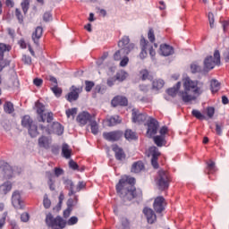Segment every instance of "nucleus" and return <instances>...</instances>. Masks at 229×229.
I'll list each match as a JSON object with an SVG mask.
<instances>
[{
	"instance_id": "nucleus-1",
	"label": "nucleus",
	"mask_w": 229,
	"mask_h": 229,
	"mask_svg": "<svg viewBox=\"0 0 229 229\" xmlns=\"http://www.w3.org/2000/svg\"><path fill=\"white\" fill-rule=\"evenodd\" d=\"M116 192L123 203L131 199H142V190L135 189V178L125 177L120 179L116 184Z\"/></svg>"
},
{
	"instance_id": "nucleus-2",
	"label": "nucleus",
	"mask_w": 229,
	"mask_h": 229,
	"mask_svg": "<svg viewBox=\"0 0 229 229\" xmlns=\"http://www.w3.org/2000/svg\"><path fill=\"white\" fill-rule=\"evenodd\" d=\"M184 90L179 92V98H181L183 103H191L194 101L196 98L191 95L201 96L203 94V83L198 81H191L189 77L183 79Z\"/></svg>"
},
{
	"instance_id": "nucleus-3",
	"label": "nucleus",
	"mask_w": 229,
	"mask_h": 229,
	"mask_svg": "<svg viewBox=\"0 0 229 229\" xmlns=\"http://www.w3.org/2000/svg\"><path fill=\"white\" fill-rule=\"evenodd\" d=\"M131 115L132 123H136L137 124H143V123L147 122V135L148 137L157 135V131H158V121H157V119L148 116L146 113H140V111L137 109H132Z\"/></svg>"
},
{
	"instance_id": "nucleus-4",
	"label": "nucleus",
	"mask_w": 229,
	"mask_h": 229,
	"mask_svg": "<svg viewBox=\"0 0 229 229\" xmlns=\"http://www.w3.org/2000/svg\"><path fill=\"white\" fill-rule=\"evenodd\" d=\"M45 222L47 226L51 229H64L67 226V221L60 216L55 217L51 213L47 214Z\"/></svg>"
},
{
	"instance_id": "nucleus-5",
	"label": "nucleus",
	"mask_w": 229,
	"mask_h": 229,
	"mask_svg": "<svg viewBox=\"0 0 229 229\" xmlns=\"http://www.w3.org/2000/svg\"><path fill=\"white\" fill-rule=\"evenodd\" d=\"M21 173H22V168L12 167L8 163H4L0 165V174L5 180H10V178H13L14 174H21Z\"/></svg>"
},
{
	"instance_id": "nucleus-6",
	"label": "nucleus",
	"mask_w": 229,
	"mask_h": 229,
	"mask_svg": "<svg viewBox=\"0 0 229 229\" xmlns=\"http://www.w3.org/2000/svg\"><path fill=\"white\" fill-rule=\"evenodd\" d=\"M21 126L28 128L29 135L32 139L38 136V126L33 123V119L30 115L26 114L21 118Z\"/></svg>"
},
{
	"instance_id": "nucleus-7",
	"label": "nucleus",
	"mask_w": 229,
	"mask_h": 229,
	"mask_svg": "<svg viewBox=\"0 0 229 229\" xmlns=\"http://www.w3.org/2000/svg\"><path fill=\"white\" fill-rule=\"evenodd\" d=\"M39 129L43 133L47 135H51L55 133V135H64V126L58 122H54L53 124H39Z\"/></svg>"
},
{
	"instance_id": "nucleus-8",
	"label": "nucleus",
	"mask_w": 229,
	"mask_h": 229,
	"mask_svg": "<svg viewBox=\"0 0 229 229\" xmlns=\"http://www.w3.org/2000/svg\"><path fill=\"white\" fill-rule=\"evenodd\" d=\"M171 182V177L169 173L159 170L157 173V184L159 191H165L169 189V183Z\"/></svg>"
},
{
	"instance_id": "nucleus-9",
	"label": "nucleus",
	"mask_w": 229,
	"mask_h": 229,
	"mask_svg": "<svg viewBox=\"0 0 229 229\" xmlns=\"http://www.w3.org/2000/svg\"><path fill=\"white\" fill-rule=\"evenodd\" d=\"M220 64L221 54L219 53V50H216L214 52V57L209 55L204 60V69L205 71H212L216 65H219Z\"/></svg>"
},
{
	"instance_id": "nucleus-10",
	"label": "nucleus",
	"mask_w": 229,
	"mask_h": 229,
	"mask_svg": "<svg viewBox=\"0 0 229 229\" xmlns=\"http://www.w3.org/2000/svg\"><path fill=\"white\" fill-rule=\"evenodd\" d=\"M140 44L141 46V52L140 53V58L141 60H144V58L148 56V49L151 58H155L157 52H155V49H153V46H149V42L146 40L145 37H141Z\"/></svg>"
},
{
	"instance_id": "nucleus-11",
	"label": "nucleus",
	"mask_w": 229,
	"mask_h": 229,
	"mask_svg": "<svg viewBox=\"0 0 229 229\" xmlns=\"http://www.w3.org/2000/svg\"><path fill=\"white\" fill-rule=\"evenodd\" d=\"M118 47L122 49L123 56H126V55H130V53H131V50L133 47H135V45L133 43H130V37L123 36L118 41Z\"/></svg>"
},
{
	"instance_id": "nucleus-12",
	"label": "nucleus",
	"mask_w": 229,
	"mask_h": 229,
	"mask_svg": "<svg viewBox=\"0 0 229 229\" xmlns=\"http://www.w3.org/2000/svg\"><path fill=\"white\" fill-rule=\"evenodd\" d=\"M11 49L12 47L10 45L0 43V72L4 69V67H8V65H10V61L4 59V53L10 52Z\"/></svg>"
},
{
	"instance_id": "nucleus-13",
	"label": "nucleus",
	"mask_w": 229,
	"mask_h": 229,
	"mask_svg": "<svg viewBox=\"0 0 229 229\" xmlns=\"http://www.w3.org/2000/svg\"><path fill=\"white\" fill-rule=\"evenodd\" d=\"M122 131H113L109 132H103V138L108 142H117V140H121L123 138Z\"/></svg>"
},
{
	"instance_id": "nucleus-14",
	"label": "nucleus",
	"mask_w": 229,
	"mask_h": 229,
	"mask_svg": "<svg viewBox=\"0 0 229 229\" xmlns=\"http://www.w3.org/2000/svg\"><path fill=\"white\" fill-rule=\"evenodd\" d=\"M96 119V116L94 114H90L89 112L84 111L78 114L77 116V122L80 123L81 126H85L87 123H91Z\"/></svg>"
},
{
	"instance_id": "nucleus-15",
	"label": "nucleus",
	"mask_w": 229,
	"mask_h": 229,
	"mask_svg": "<svg viewBox=\"0 0 229 229\" xmlns=\"http://www.w3.org/2000/svg\"><path fill=\"white\" fill-rule=\"evenodd\" d=\"M153 208L157 214H162L165 210V199L163 196L157 197L153 203Z\"/></svg>"
},
{
	"instance_id": "nucleus-16",
	"label": "nucleus",
	"mask_w": 229,
	"mask_h": 229,
	"mask_svg": "<svg viewBox=\"0 0 229 229\" xmlns=\"http://www.w3.org/2000/svg\"><path fill=\"white\" fill-rule=\"evenodd\" d=\"M148 155L151 157V164L154 169H158V157H160V152L158 148L150 147L148 148Z\"/></svg>"
},
{
	"instance_id": "nucleus-17",
	"label": "nucleus",
	"mask_w": 229,
	"mask_h": 229,
	"mask_svg": "<svg viewBox=\"0 0 229 229\" xmlns=\"http://www.w3.org/2000/svg\"><path fill=\"white\" fill-rule=\"evenodd\" d=\"M80 92H81V89H80V88H77L76 86H72L70 89V92L66 95L67 101H69V103H72V101H78V98H80Z\"/></svg>"
},
{
	"instance_id": "nucleus-18",
	"label": "nucleus",
	"mask_w": 229,
	"mask_h": 229,
	"mask_svg": "<svg viewBox=\"0 0 229 229\" xmlns=\"http://www.w3.org/2000/svg\"><path fill=\"white\" fill-rule=\"evenodd\" d=\"M36 111L37 114L39 115L38 118V123H46V106L40 102H36Z\"/></svg>"
},
{
	"instance_id": "nucleus-19",
	"label": "nucleus",
	"mask_w": 229,
	"mask_h": 229,
	"mask_svg": "<svg viewBox=\"0 0 229 229\" xmlns=\"http://www.w3.org/2000/svg\"><path fill=\"white\" fill-rule=\"evenodd\" d=\"M12 203L14 208L22 209L24 207L22 206V199H21V192L19 191H15L12 195Z\"/></svg>"
},
{
	"instance_id": "nucleus-20",
	"label": "nucleus",
	"mask_w": 229,
	"mask_h": 229,
	"mask_svg": "<svg viewBox=\"0 0 229 229\" xmlns=\"http://www.w3.org/2000/svg\"><path fill=\"white\" fill-rule=\"evenodd\" d=\"M112 149L114 153L116 160H119V162H123V160H126V153H124V150L121 148V147L114 144L112 146Z\"/></svg>"
},
{
	"instance_id": "nucleus-21",
	"label": "nucleus",
	"mask_w": 229,
	"mask_h": 229,
	"mask_svg": "<svg viewBox=\"0 0 229 229\" xmlns=\"http://www.w3.org/2000/svg\"><path fill=\"white\" fill-rule=\"evenodd\" d=\"M52 142H53V139H51V137H47L45 135H42L38 140V144L39 148H44V149H49V148H51Z\"/></svg>"
},
{
	"instance_id": "nucleus-22",
	"label": "nucleus",
	"mask_w": 229,
	"mask_h": 229,
	"mask_svg": "<svg viewBox=\"0 0 229 229\" xmlns=\"http://www.w3.org/2000/svg\"><path fill=\"white\" fill-rule=\"evenodd\" d=\"M112 106H128V98L123 96H116L111 101Z\"/></svg>"
},
{
	"instance_id": "nucleus-23",
	"label": "nucleus",
	"mask_w": 229,
	"mask_h": 229,
	"mask_svg": "<svg viewBox=\"0 0 229 229\" xmlns=\"http://www.w3.org/2000/svg\"><path fill=\"white\" fill-rule=\"evenodd\" d=\"M143 214L147 217V221L149 225H153V223L157 221V215L153 209L149 208H144Z\"/></svg>"
},
{
	"instance_id": "nucleus-24",
	"label": "nucleus",
	"mask_w": 229,
	"mask_h": 229,
	"mask_svg": "<svg viewBox=\"0 0 229 229\" xmlns=\"http://www.w3.org/2000/svg\"><path fill=\"white\" fill-rule=\"evenodd\" d=\"M160 53L162 56H171V55L174 54V48L167 44H164L160 46Z\"/></svg>"
},
{
	"instance_id": "nucleus-25",
	"label": "nucleus",
	"mask_w": 229,
	"mask_h": 229,
	"mask_svg": "<svg viewBox=\"0 0 229 229\" xmlns=\"http://www.w3.org/2000/svg\"><path fill=\"white\" fill-rule=\"evenodd\" d=\"M44 33V29L40 26L37 27L35 31L32 33V40L36 46H38V40L42 38V34Z\"/></svg>"
},
{
	"instance_id": "nucleus-26",
	"label": "nucleus",
	"mask_w": 229,
	"mask_h": 229,
	"mask_svg": "<svg viewBox=\"0 0 229 229\" xmlns=\"http://www.w3.org/2000/svg\"><path fill=\"white\" fill-rule=\"evenodd\" d=\"M180 87H182V82L178 81L176 85H174L173 88H170L166 90V94H168V96H171L172 98H174L176 94H178V91L180 90Z\"/></svg>"
},
{
	"instance_id": "nucleus-27",
	"label": "nucleus",
	"mask_w": 229,
	"mask_h": 229,
	"mask_svg": "<svg viewBox=\"0 0 229 229\" xmlns=\"http://www.w3.org/2000/svg\"><path fill=\"white\" fill-rule=\"evenodd\" d=\"M210 89L213 94L219 92L221 89V82L219 81L213 79L210 81Z\"/></svg>"
},
{
	"instance_id": "nucleus-28",
	"label": "nucleus",
	"mask_w": 229,
	"mask_h": 229,
	"mask_svg": "<svg viewBox=\"0 0 229 229\" xmlns=\"http://www.w3.org/2000/svg\"><path fill=\"white\" fill-rule=\"evenodd\" d=\"M72 153V150L69 148V145L67 143H64L62 146V155L64 158H66V159L71 158Z\"/></svg>"
},
{
	"instance_id": "nucleus-29",
	"label": "nucleus",
	"mask_w": 229,
	"mask_h": 229,
	"mask_svg": "<svg viewBox=\"0 0 229 229\" xmlns=\"http://www.w3.org/2000/svg\"><path fill=\"white\" fill-rule=\"evenodd\" d=\"M46 176L48 178V187L50 191H55V174L51 172H46Z\"/></svg>"
},
{
	"instance_id": "nucleus-30",
	"label": "nucleus",
	"mask_w": 229,
	"mask_h": 229,
	"mask_svg": "<svg viewBox=\"0 0 229 229\" xmlns=\"http://www.w3.org/2000/svg\"><path fill=\"white\" fill-rule=\"evenodd\" d=\"M12 191V182H6L0 185V194H8Z\"/></svg>"
},
{
	"instance_id": "nucleus-31",
	"label": "nucleus",
	"mask_w": 229,
	"mask_h": 229,
	"mask_svg": "<svg viewBox=\"0 0 229 229\" xmlns=\"http://www.w3.org/2000/svg\"><path fill=\"white\" fill-rule=\"evenodd\" d=\"M144 170V163L142 161L135 162L131 166V173H140Z\"/></svg>"
},
{
	"instance_id": "nucleus-32",
	"label": "nucleus",
	"mask_w": 229,
	"mask_h": 229,
	"mask_svg": "<svg viewBox=\"0 0 229 229\" xmlns=\"http://www.w3.org/2000/svg\"><path fill=\"white\" fill-rule=\"evenodd\" d=\"M154 142L158 148H162V146H165L167 143V141H165V136L159 135L154 137Z\"/></svg>"
},
{
	"instance_id": "nucleus-33",
	"label": "nucleus",
	"mask_w": 229,
	"mask_h": 229,
	"mask_svg": "<svg viewBox=\"0 0 229 229\" xmlns=\"http://www.w3.org/2000/svg\"><path fill=\"white\" fill-rule=\"evenodd\" d=\"M124 137L127 140H137V133L131 129H127L124 132Z\"/></svg>"
},
{
	"instance_id": "nucleus-34",
	"label": "nucleus",
	"mask_w": 229,
	"mask_h": 229,
	"mask_svg": "<svg viewBox=\"0 0 229 229\" xmlns=\"http://www.w3.org/2000/svg\"><path fill=\"white\" fill-rule=\"evenodd\" d=\"M64 185L69 190L68 196H72L73 194H76V191H74V182H72V180L64 181Z\"/></svg>"
},
{
	"instance_id": "nucleus-35",
	"label": "nucleus",
	"mask_w": 229,
	"mask_h": 229,
	"mask_svg": "<svg viewBox=\"0 0 229 229\" xmlns=\"http://www.w3.org/2000/svg\"><path fill=\"white\" fill-rule=\"evenodd\" d=\"M4 112H5V114H13V112H15L13 103L11 101H6L4 105Z\"/></svg>"
},
{
	"instance_id": "nucleus-36",
	"label": "nucleus",
	"mask_w": 229,
	"mask_h": 229,
	"mask_svg": "<svg viewBox=\"0 0 229 229\" xmlns=\"http://www.w3.org/2000/svg\"><path fill=\"white\" fill-rule=\"evenodd\" d=\"M140 78L143 81H146V80H149L150 81H153V76L149 75V72L146 69L141 70L140 72Z\"/></svg>"
},
{
	"instance_id": "nucleus-37",
	"label": "nucleus",
	"mask_w": 229,
	"mask_h": 229,
	"mask_svg": "<svg viewBox=\"0 0 229 229\" xmlns=\"http://www.w3.org/2000/svg\"><path fill=\"white\" fill-rule=\"evenodd\" d=\"M165 82H164V80H156L153 81L152 82V88L155 89L156 90H160V89L164 88Z\"/></svg>"
},
{
	"instance_id": "nucleus-38",
	"label": "nucleus",
	"mask_w": 229,
	"mask_h": 229,
	"mask_svg": "<svg viewBox=\"0 0 229 229\" xmlns=\"http://www.w3.org/2000/svg\"><path fill=\"white\" fill-rule=\"evenodd\" d=\"M89 124L91 133H93V135H98V133H99V125L98 124V122H96V118Z\"/></svg>"
},
{
	"instance_id": "nucleus-39",
	"label": "nucleus",
	"mask_w": 229,
	"mask_h": 229,
	"mask_svg": "<svg viewBox=\"0 0 229 229\" xmlns=\"http://www.w3.org/2000/svg\"><path fill=\"white\" fill-rule=\"evenodd\" d=\"M121 123V120L119 119V116H111L107 120V126H115L116 124H119Z\"/></svg>"
},
{
	"instance_id": "nucleus-40",
	"label": "nucleus",
	"mask_w": 229,
	"mask_h": 229,
	"mask_svg": "<svg viewBox=\"0 0 229 229\" xmlns=\"http://www.w3.org/2000/svg\"><path fill=\"white\" fill-rule=\"evenodd\" d=\"M65 114H66V117H68V119L70 117H72V119H74V117L76 116V114H78V108L72 107L71 109H67L65 111Z\"/></svg>"
},
{
	"instance_id": "nucleus-41",
	"label": "nucleus",
	"mask_w": 229,
	"mask_h": 229,
	"mask_svg": "<svg viewBox=\"0 0 229 229\" xmlns=\"http://www.w3.org/2000/svg\"><path fill=\"white\" fill-rule=\"evenodd\" d=\"M21 6L24 15H26V13H28V10H30V0H22Z\"/></svg>"
},
{
	"instance_id": "nucleus-42",
	"label": "nucleus",
	"mask_w": 229,
	"mask_h": 229,
	"mask_svg": "<svg viewBox=\"0 0 229 229\" xmlns=\"http://www.w3.org/2000/svg\"><path fill=\"white\" fill-rule=\"evenodd\" d=\"M128 73L124 71H120L116 73L115 78L118 81H124Z\"/></svg>"
},
{
	"instance_id": "nucleus-43",
	"label": "nucleus",
	"mask_w": 229,
	"mask_h": 229,
	"mask_svg": "<svg viewBox=\"0 0 229 229\" xmlns=\"http://www.w3.org/2000/svg\"><path fill=\"white\" fill-rule=\"evenodd\" d=\"M191 114L193 115V117H196V119H199V121H204V119H206L205 115H203L201 112L196 109H193L191 111Z\"/></svg>"
},
{
	"instance_id": "nucleus-44",
	"label": "nucleus",
	"mask_w": 229,
	"mask_h": 229,
	"mask_svg": "<svg viewBox=\"0 0 229 229\" xmlns=\"http://www.w3.org/2000/svg\"><path fill=\"white\" fill-rule=\"evenodd\" d=\"M191 71L193 74H196V72H201V66H199L198 63H192L191 64Z\"/></svg>"
},
{
	"instance_id": "nucleus-45",
	"label": "nucleus",
	"mask_w": 229,
	"mask_h": 229,
	"mask_svg": "<svg viewBox=\"0 0 229 229\" xmlns=\"http://www.w3.org/2000/svg\"><path fill=\"white\" fill-rule=\"evenodd\" d=\"M43 207H45V208H51V199H49V197H47V194L44 195Z\"/></svg>"
},
{
	"instance_id": "nucleus-46",
	"label": "nucleus",
	"mask_w": 229,
	"mask_h": 229,
	"mask_svg": "<svg viewBox=\"0 0 229 229\" xmlns=\"http://www.w3.org/2000/svg\"><path fill=\"white\" fill-rule=\"evenodd\" d=\"M15 16L17 17L20 24H22V22H24V17L22 16V13H21V10L19 8L15 9Z\"/></svg>"
},
{
	"instance_id": "nucleus-47",
	"label": "nucleus",
	"mask_w": 229,
	"mask_h": 229,
	"mask_svg": "<svg viewBox=\"0 0 229 229\" xmlns=\"http://www.w3.org/2000/svg\"><path fill=\"white\" fill-rule=\"evenodd\" d=\"M51 90L56 98H60V96H62V89L58 86H54L51 88Z\"/></svg>"
},
{
	"instance_id": "nucleus-48",
	"label": "nucleus",
	"mask_w": 229,
	"mask_h": 229,
	"mask_svg": "<svg viewBox=\"0 0 229 229\" xmlns=\"http://www.w3.org/2000/svg\"><path fill=\"white\" fill-rule=\"evenodd\" d=\"M148 38L151 44L155 42V30L153 29H149L148 32Z\"/></svg>"
},
{
	"instance_id": "nucleus-49",
	"label": "nucleus",
	"mask_w": 229,
	"mask_h": 229,
	"mask_svg": "<svg viewBox=\"0 0 229 229\" xmlns=\"http://www.w3.org/2000/svg\"><path fill=\"white\" fill-rule=\"evenodd\" d=\"M85 85H86L85 87L86 92H90V90H92V89L94 88V81H86Z\"/></svg>"
},
{
	"instance_id": "nucleus-50",
	"label": "nucleus",
	"mask_w": 229,
	"mask_h": 229,
	"mask_svg": "<svg viewBox=\"0 0 229 229\" xmlns=\"http://www.w3.org/2000/svg\"><path fill=\"white\" fill-rule=\"evenodd\" d=\"M208 173L216 172V163H214V161H209L208 163Z\"/></svg>"
},
{
	"instance_id": "nucleus-51",
	"label": "nucleus",
	"mask_w": 229,
	"mask_h": 229,
	"mask_svg": "<svg viewBox=\"0 0 229 229\" xmlns=\"http://www.w3.org/2000/svg\"><path fill=\"white\" fill-rule=\"evenodd\" d=\"M214 114H216V109L214 107L209 106L207 108V115L209 117V119L214 117Z\"/></svg>"
},
{
	"instance_id": "nucleus-52",
	"label": "nucleus",
	"mask_w": 229,
	"mask_h": 229,
	"mask_svg": "<svg viewBox=\"0 0 229 229\" xmlns=\"http://www.w3.org/2000/svg\"><path fill=\"white\" fill-rule=\"evenodd\" d=\"M43 21H45V22H49V21H53V14H51L50 12L45 13L43 15Z\"/></svg>"
},
{
	"instance_id": "nucleus-53",
	"label": "nucleus",
	"mask_w": 229,
	"mask_h": 229,
	"mask_svg": "<svg viewBox=\"0 0 229 229\" xmlns=\"http://www.w3.org/2000/svg\"><path fill=\"white\" fill-rule=\"evenodd\" d=\"M69 167L71 168V169H72L73 171H78V169H79V165H78V163L77 162H74V160H72V159H71L70 161H69Z\"/></svg>"
},
{
	"instance_id": "nucleus-54",
	"label": "nucleus",
	"mask_w": 229,
	"mask_h": 229,
	"mask_svg": "<svg viewBox=\"0 0 229 229\" xmlns=\"http://www.w3.org/2000/svg\"><path fill=\"white\" fill-rule=\"evenodd\" d=\"M120 67H126L130 62V58L128 56H123V59H120Z\"/></svg>"
},
{
	"instance_id": "nucleus-55",
	"label": "nucleus",
	"mask_w": 229,
	"mask_h": 229,
	"mask_svg": "<svg viewBox=\"0 0 229 229\" xmlns=\"http://www.w3.org/2000/svg\"><path fill=\"white\" fill-rule=\"evenodd\" d=\"M7 216H8V213L4 212L2 216V217L0 218V229H2L3 226H4V225H6Z\"/></svg>"
},
{
	"instance_id": "nucleus-56",
	"label": "nucleus",
	"mask_w": 229,
	"mask_h": 229,
	"mask_svg": "<svg viewBox=\"0 0 229 229\" xmlns=\"http://www.w3.org/2000/svg\"><path fill=\"white\" fill-rule=\"evenodd\" d=\"M76 223H78V217L77 216H72L66 222V225H68V226H72V225H76Z\"/></svg>"
},
{
	"instance_id": "nucleus-57",
	"label": "nucleus",
	"mask_w": 229,
	"mask_h": 229,
	"mask_svg": "<svg viewBox=\"0 0 229 229\" xmlns=\"http://www.w3.org/2000/svg\"><path fill=\"white\" fill-rule=\"evenodd\" d=\"M123 229H130V220L128 218H122Z\"/></svg>"
},
{
	"instance_id": "nucleus-58",
	"label": "nucleus",
	"mask_w": 229,
	"mask_h": 229,
	"mask_svg": "<svg viewBox=\"0 0 229 229\" xmlns=\"http://www.w3.org/2000/svg\"><path fill=\"white\" fill-rule=\"evenodd\" d=\"M208 21H209L210 28H214V22H215L214 13H208Z\"/></svg>"
},
{
	"instance_id": "nucleus-59",
	"label": "nucleus",
	"mask_w": 229,
	"mask_h": 229,
	"mask_svg": "<svg viewBox=\"0 0 229 229\" xmlns=\"http://www.w3.org/2000/svg\"><path fill=\"white\" fill-rule=\"evenodd\" d=\"M54 173H55V176H56V178H58L59 176H62V174H64V169L55 167L54 169Z\"/></svg>"
},
{
	"instance_id": "nucleus-60",
	"label": "nucleus",
	"mask_w": 229,
	"mask_h": 229,
	"mask_svg": "<svg viewBox=\"0 0 229 229\" xmlns=\"http://www.w3.org/2000/svg\"><path fill=\"white\" fill-rule=\"evenodd\" d=\"M21 221H22V223H28V221H30V214L22 213L21 215Z\"/></svg>"
},
{
	"instance_id": "nucleus-61",
	"label": "nucleus",
	"mask_w": 229,
	"mask_h": 229,
	"mask_svg": "<svg viewBox=\"0 0 229 229\" xmlns=\"http://www.w3.org/2000/svg\"><path fill=\"white\" fill-rule=\"evenodd\" d=\"M121 54L123 55L122 49L117 50V51L114 53V59L116 62H119V60H121Z\"/></svg>"
},
{
	"instance_id": "nucleus-62",
	"label": "nucleus",
	"mask_w": 229,
	"mask_h": 229,
	"mask_svg": "<svg viewBox=\"0 0 229 229\" xmlns=\"http://www.w3.org/2000/svg\"><path fill=\"white\" fill-rule=\"evenodd\" d=\"M45 119L47 120V123L49 124L50 123H53V113L49 112L46 114Z\"/></svg>"
},
{
	"instance_id": "nucleus-63",
	"label": "nucleus",
	"mask_w": 229,
	"mask_h": 229,
	"mask_svg": "<svg viewBox=\"0 0 229 229\" xmlns=\"http://www.w3.org/2000/svg\"><path fill=\"white\" fill-rule=\"evenodd\" d=\"M33 83L36 87H41L42 83H44V81L42 79L36 78L34 79Z\"/></svg>"
},
{
	"instance_id": "nucleus-64",
	"label": "nucleus",
	"mask_w": 229,
	"mask_h": 229,
	"mask_svg": "<svg viewBox=\"0 0 229 229\" xmlns=\"http://www.w3.org/2000/svg\"><path fill=\"white\" fill-rule=\"evenodd\" d=\"M222 27L225 32H226L228 30V27H229V21H222Z\"/></svg>"
}]
</instances>
